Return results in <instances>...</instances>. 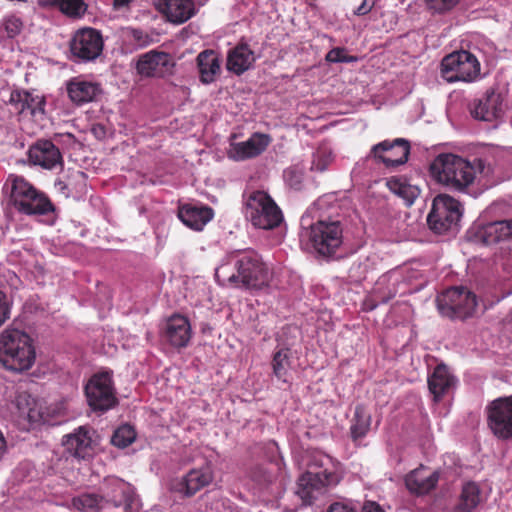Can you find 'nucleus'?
I'll use <instances>...</instances> for the list:
<instances>
[{
  "instance_id": "obj_47",
  "label": "nucleus",
  "mask_w": 512,
  "mask_h": 512,
  "mask_svg": "<svg viewBox=\"0 0 512 512\" xmlns=\"http://www.w3.org/2000/svg\"><path fill=\"white\" fill-rule=\"evenodd\" d=\"M374 6V0H363L360 6L355 10V14L363 16L368 14Z\"/></svg>"
},
{
  "instance_id": "obj_39",
  "label": "nucleus",
  "mask_w": 512,
  "mask_h": 512,
  "mask_svg": "<svg viewBox=\"0 0 512 512\" xmlns=\"http://www.w3.org/2000/svg\"><path fill=\"white\" fill-rule=\"evenodd\" d=\"M104 500L103 496L96 494H83L72 500V504L78 510H94L98 508Z\"/></svg>"
},
{
  "instance_id": "obj_52",
  "label": "nucleus",
  "mask_w": 512,
  "mask_h": 512,
  "mask_svg": "<svg viewBox=\"0 0 512 512\" xmlns=\"http://www.w3.org/2000/svg\"><path fill=\"white\" fill-rule=\"evenodd\" d=\"M161 57H162V69H163L164 67L167 66L168 60L170 58V55L167 54V53L162 52Z\"/></svg>"
},
{
  "instance_id": "obj_45",
  "label": "nucleus",
  "mask_w": 512,
  "mask_h": 512,
  "mask_svg": "<svg viewBox=\"0 0 512 512\" xmlns=\"http://www.w3.org/2000/svg\"><path fill=\"white\" fill-rule=\"evenodd\" d=\"M131 36L134 42L140 47H144L151 42L149 36L140 29H133L131 31Z\"/></svg>"
},
{
  "instance_id": "obj_20",
  "label": "nucleus",
  "mask_w": 512,
  "mask_h": 512,
  "mask_svg": "<svg viewBox=\"0 0 512 512\" xmlns=\"http://www.w3.org/2000/svg\"><path fill=\"white\" fill-rule=\"evenodd\" d=\"M196 64L202 84L214 83L221 74V58L215 50L201 51L196 57Z\"/></svg>"
},
{
  "instance_id": "obj_44",
  "label": "nucleus",
  "mask_w": 512,
  "mask_h": 512,
  "mask_svg": "<svg viewBox=\"0 0 512 512\" xmlns=\"http://www.w3.org/2000/svg\"><path fill=\"white\" fill-rule=\"evenodd\" d=\"M284 179L291 188L300 190L303 181V173L295 167H290L284 171Z\"/></svg>"
},
{
  "instance_id": "obj_9",
  "label": "nucleus",
  "mask_w": 512,
  "mask_h": 512,
  "mask_svg": "<svg viewBox=\"0 0 512 512\" xmlns=\"http://www.w3.org/2000/svg\"><path fill=\"white\" fill-rule=\"evenodd\" d=\"M480 74V63L469 51L453 52L442 59L441 76L449 83L472 82Z\"/></svg>"
},
{
  "instance_id": "obj_41",
  "label": "nucleus",
  "mask_w": 512,
  "mask_h": 512,
  "mask_svg": "<svg viewBox=\"0 0 512 512\" xmlns=\"http://www.w3.org/2000/svg\"><path fill=\"white\" fill-rule=\"evenodd\" d=\"M332 162V154L327 149H318L312 161V170L325 171Z\"/></svg>"
},
{
  "instance_id": "obj_4",
  "label": "nucleus",
  "mask_w": 512,
  "mask_h": 512,
  "mask_svg": "<svg viewBox=\"0 0 512 512\" xmlns=\"http://www.w3.org/2000/svg\"><path fill=\"white\" fill-rule=\"evenodd\" d=\"M36 353L31 337L17 329H5L0 334V364L9 371L30 369Z\"/></svg>"
},
{
  "instance_id": "obj_27",
  "label": "nucleus",
  "mask_w": 512,
  "mask_h": 512,
  "mask_svg": "<svg viewBox=\"0 0 512 512\" xmlns=\"http://www.w3.org/2000/svg\"><path fill=\"white\" fill-rule=\"evenodd\" d=\"M455 378L444 364L437 365L428 377V388L435 401H439L454 386Z\"/></svg>"
},
{
  "instance_id": "obj_19",
  "label": "nucleus",
  "mask_w": 512,
  "mask_h": 512,
  "mask_svg": "<svg viewBox=\"0 0 512 512\" xmlns=\"http://www.w3.org/2000/svg\"><path fill=\"white\" fill-rule=\"evenodd\" d=\"M9 104L19 115L34 117L45 113V98L27 90H13L10 94Z\"/></svg>"
},
{
  "instance_id": "obj_1",
  "label": "nucleus",
  "mask_w": 512,
  "mask_h": 512,
  "mask_svg": "<svg viewBox=\"0 0 512 512\" xmlns=\"http://www.w3.org/2000/svg\"><path fill=\"white\" fill-rule=\"evenodd\" d=\"M228 259L229 264H223L215 271V280L219 285L256 290L268 286L271 272L256 250H234Z\"/></svg>"
},
{
  "instance_id": "obj_22",
  "label": "nucleus",
  "mask_w": 512,
  "mask_h": 512,
  "mask_svg": "<svg viewBox=\"0 0 512 512\" xmlns=\"http://www.w3.org/2000/svg\"><path fill=\"white\" fill-rule=\"evenodd\" d=\"M165 336L175 348L186 347L191 339L189 320L182 315H173L167 320Z\"/></svg>"
},
{
  "instance_id": "obj_50",
  "label": "nucleus",
  "mask_w": 512,
  "mask_h": 512,
  "mask_svg": "<svg viewBox=\"0 0 512 512\" xmlns=\"http://www.w3.org/2000/svg\"><path fill=\"white\" fill-rule=\"evenodd\" d=\"M132 0H114L113 1V7L114 9L118 10L123 7H127Z\"/></svg>"
},
{
  "instance_id": "obj_51",
  "label": "nucleus",
  "mask_w": 512,
  "mask_h": 512,
  "mask_svg": "<svg viewBox=\"0 0 512 512\" xmlns=\"http://www.w3.org/2000/svg\"><path fill=\"white\" fill-rule=\"evenodd\" d=\"M377 307V303L374 302L373 300L371 299H367L365 302H364V309L366 311H372L374 310L375 308Z\"/></svg>"
},
{
  "instance_id": "obj_11",
  "label": "nucleus",
  "mask_w": 512,
  "mask_h": 512,
  "mask_svg": "<svg viewBox=\"0 0 512 512\" xmlns=\"http://www.w3.org/2000/svg\"><path fill=\"white\" fill-rule=\"evenodd\" d=\"M485 413L488 428L497 439H512V395L492 400Z\"/></svg>"
},
{
  "instance_id": "obj_13",
  "label": "nucleus",
  "mask_w": 512,
  "mask_h": 512,
  "mask_svg": "<svg viewBox=\"0 0 512 512\" xmlns=\"http://www.w3.org/2000/svg\"><path fill=\"white\" fill-rule=\"evenodd\" d=\"M104 47L102 34L94 28H83L75 32L70 41L71 59L74 62H90L98 58Z\"/></svg>"
},
{
  "instance_id": "obj_2",
  "label": "nucleus",
  "mask_w": 512,
  "mask_h": 512,
  "mask_svg": "<svg viewBox=\"0 0 512 512\" xmlns=\"http://www.w3.org/2000/svg\"><path fill=\"white\" fill-rule=\"evenodd\" d=\"M429 173L435 182L452 191L468 192L476 175L488 176L492 168L481 158L469 161L453 153H441L430 163Z\"/></svg>"
},
{
  "instance_id": "obj_40",
  "label": "nucleus",
  "mask_w": 512,
  "mask_h": 512,
  "mask_svg": "<svg viewBox=\"0 0 512 512\" xmlns=\"http://www.w3.org/2000/svg\"><path fill=\"white\" fill-rule=\"evenodd\" d=\"M1 28L4 29L8 38H14L22 31L23 23L19 17L9 15L3 19Z\"/></svg>"
},
{
  "instance_id": "obj_30",
  "label": "nucleus",
  "mask_w": 512,
  "mask_h": 512,
  "mask_svg": "<svg viewBox=\"0 0 512 512\" xmlns=\"http://www.w3.org/2000/svg\"><path fill=\"white\" fill-rule=\"evenodd\" d=\"M481 501L479 486L475 482H467L462 487L455 510L457 512H476Z\"/></svg>"
},
{
  "instance_id": "obj_54",
  "label": "nucleus",
  "mask_w": 512,
  "mask_h": 512,
  "mask_svg": "<svg viewBox=\"0 0 512 512\" xmlns=\"http://www.w3.org/2000/svg\"><path fill=\"white\" fill-rule=\"evenodd\" d=\"M263 481L264 482H270L271 481V476L270 475H264V478H263Z\"/></svg>"
},
{
  "instance_id": "obj_43",
  "label": "nucleus",
  "mask_w": 512,
  "mask_h": 512,
  "mask_svg": "<svg viewBox=\"0 0 512 512\" xmlns=\"http://www.w3.org/2000/svg\"><path fill=\"white\" fill-rule=\"evenodd\" d=\"M429 9L443 14L452 10L460 0H425Z\"/></svg>"
},
{
  "instance_id": "obj_34",
  "label": "nucleus",
  "mask_w": 512,
  "mask_h": 512,
  "mask_svg": "<svg viewBox=\"0 0 512 512\" xmlns=\"http://www.w3.org/2000/svg\"><path fill=\"white\" fill-rule=\"evenodd\" d=\"M291 351L287 347L277 350L272 358L271 366L273 374L278 380L287 382L288 371L291 367Z\"/></svg>"
},
{
  "instance_id": "obj_37",
  "label": "nucleus",
  "mask_w": 512,
  "mask_h": 512,
  "mask_svg": "<svg viewBox=\"0 0 512 512\" xmlns=\"http://www.w3.org/2000/svg\"><path fill=\"white\" fill-rule=\"evenodd\" d=\"M17 407L20 416L29 422H38L41 419L40 412L36 409V403L30 396L20 395L17 398Z\"/></svg>"
},
{
  "instance_id": "obj_21",
  "label": "nucleus",
  "mask_w": 512,
  "mask_h": 512,
  "mask_svg": "<svg viewBox=\"0 0 512 512\" xmlns=\"http://www.w3.org/2000/svg\"><path fill=\"white\" fill-rule=\"evenodd\" d=\"M103 497L106 502L112 503L115 507H123L126 512L131 505L133 493L130 486L123 480L108 478L105 480Z\"/></svg>"
},
{
  "instance_id": "obj_24",
  "label": "nucleus",
  "mask_w": 512,
  "mask_h": 512,
  "mask_svg": "<svg viewBox=\"0 0 512 512\" xmlns=\"http://www.w3.org/2000/svg\"><path fill=\"white\" fill-rule=\"evenodd\" d=\"M438 482V475L430 472L427 468L421 466L405 477L407 489L414 494L423 495L435 488Z\"/></svg>"
},
{
  "instance_id": "obj_16",
  "label": "nucleus",
  "mask_w": 512,
  "mask_h": 512,
  "mask_svg": "<svg viewBox=\"0 0 512 512\" xmlns=\"http://www.w3.org/2000/svg\"><path fill=\"white\" fill-rule=\"evenodd\" d=\"M95 431L87 426H80L73 433L64 436L65 450L77 459H88L93 455L94 442L92 434Z\"/></svg>"
},
{
  "instance_id": "obj_31",
  "label": "nucleus",
  "mask_w": 512,
  "mask_h": 512,
  "mask_svg": "<svg viewBox=\"0 0 512 512\" xmlns=\"http://www.w3.org/2000/svg\"><path fill=\"white\" fill-rule=\"evenodd\" d=\"M386 186L391 192L401 197L408 206L414 203L420 193L416 186L409 184L405 178L400 176L388 178Z\"/></svg>"
},
{
  "instance_id": "obj_12",
  "label": "nucleus",
  "mask_w": 512,
  "mask_h": 512,
  "mask_svg": "<svg viewBox=\"0 0 512 512\" xmlns=\"http://www.w3.org/2000/svg\"><path fill=\"white\" fill-rule=\"evenodd\" d=\"M89 406L95 411H107L117 404L112 375L109 372L94 374L85 386Z\"/></svg>"
},
{
  "instance_id": "obj_35",
  "label": "nucleus",
  "mask_w": 512,
  "mask_h": 512,
  "mask_svg": "<svg viewBox=\"0 0 512 512\" xmlns=\"http://www.w3.org/2000/svg\"><path fill=\"white\" fill-rule=\"evenodd\" d=\"M160 65V51L153 49L147 53L140 55L136 69L141 76L151 77L155 75Z\"/></svg>"
},
{
  "instance_id": "obj_15",
  "label": "nucleus",
  "mask_w": 512,
  "mask_h": 512,
  "mask_svg": "<svg viewBox=\"0 0 512 512\" xmlns=\"http://www.w3.org/2000/svg\"><path fill=\"white\" fill-rule=\"evenodd\" d=\"M471 116L479 121L493 122L504 114L502 95L494 89L487 90L469 104Z\"/></svg>"
},
{
  "instance_id": "obj_53",
  "label": "nucleus",
  "mask_w": 512,
  "mask_h": 512,
  "mask_svg": "<svg viewBox=\"0 0 512 512\" xmlns=\"http://www.w3.org/2000/svg\"><path fill=\"white\" fill-rule=\"evenodd\" d=\"M153 5H154L155 10L160 12V0H155Z\"/></svg>"
},
{
  "instance_id": "obj_28",
  "label": "nucleus",
  "mask_w": 512,
  "mask_h": 512,
  "mask_svg": "<svg viewBox=\"0 0 512 512\" xmlns=\"http://www.w3.org/2000/svg\"><path fill=\"white\" fill-rule=\"evenodd\" d=\"M101 92L98 84L74 78L67 84V93L71 101L77 105L91 102Z\"/></svg>"
},
{
  "instance_id": "obj_5",
  "label": "nucleus",
  "mask_w": 512,
  "mask_h": 512,
  "mask_svg": "<svg viewBox=\"0 0 512 512\" xmlns=\"http://www.w3.org/2000/svg\"><path fill=\"white\" fill-rule=\"evenodd\" d=\"M9 203L20 214L42 216L54 212L49 197L22 176L10 177Z\"/></svg>"
},
{
  "instance_id": "obj_26",
  "label": "nucleus",
  "mask_w": 512,
  "mask_h": 512,
  "mask_svg": "<svg viewBox=\"0 0 512 512\" xmlns=\"http://www.w3.org/2000/svg\"><path fill=\"white\" fill-rule=\"evenodd\" d=\"M194 14L193 0H162V15L171 23H184Z\"/></svg>"
},
{
  "instance_id": "obj_25",
  "label": "nucleus",
  "mask_w": 512,
  "mask_h": 512,
  "mask_svg": "<svg viewBox=\"0 0 512 512\" xmlns=\"http://www.w3.org/2000/svg\"><path fill=\"white\" fill-rule=\"evenodd\" d=\"M256 58L247 43H239L228 52L226 67L236 75L249 70Z\"/></svg>"
},
{
  "instance_id": "obj_18",
  "label": "nucleus",
  "mask_w": 512,
  "mask_h": 512,
  "mask_svg": "<svg viewBox=\"0 0 512 512\" xmlns=\"http://www.w3.org/2000/svg\"><path fill=\"white\" fill-rule=\"evenodd\" d=\"M271 138L262 133H254L248 140L231 143L228 157L234 161H244L255 158L266 150Z\"/></svg>"
},
{
  "instance_id": "obj_3",
  "label": "nucleus",
  "mask_w": 512,
  "mask_h": 512,
  "mask_svg": "<svg viewBox=\"0 0 512 512\" xmlns=\"http://www.w3.org/2000/svg\"><path fill=\"white\" fill-rule=\"evenodd\" d=\"M342 479L340 462L318 453L313 455L307 470L298 478L296 494L303 505L312 504L327 488L334 487Z\"/></svg>"
},
{
  "instance_id": "obj_17",
  "label": "nucleus",
  "mask_w": 512,
  "mask_h": 512,
  "mask_svg": "<svg viewBox=\"0 0 512 512\" xmlns=\"http://www.w3.org/2000/svg\"><path fill=\"white\" fill-rule=\"evenodd\" d=\"M29 160L44 169L63 167V157L59 148L51 141L40 139L28 150Z\"/></svg>"
},
{
  "instance_id": "obj_23",
  "label": "nucleus",
  "mask_w": 512,
  "mask_h": 512,
  "mask_svg": "<svg viewBox=\"0 0 512 512\" xmlns=\"http://www.w3.org/2000/svg\"><path fill=\"white\" fill-rule=\"evenodd\" d=\"M178 217L187 227L201 231L213 219L214 211L206 205L187 204L179 208Z\"/></svg>"
},
{
  "instance_id": "obj_38",
  "label": "nucleus",
  "mask_w": 512,
  "mask_h": 512,
  "mask_svg": "<svg viewBox=\"0 0 512 512\" xmlns=\"http://www.w3.org/2000/svg\"><path fill=\"white\" fill-rule=\"evenodd\" d=\"M136 439V432L130 425H122L117 428L112 437L111 443L118 448H126Z\"/></svg>"
},
{
  "instance_id": "obj_32",
  "label": "nucleus",
  "mask_w": 512,
  "mask_h": 512,
  "mask_svg": "<svg viewBox=\"0 0 512 512\" xmlns=\"http://www.w3.org/2000/svg\"><path fill=\"white\" fill-rule=\"evenodd\" d=\"M371 426V415L366 407L358 404L355 407L352 424L350 427L351 437L354 441L361 439L367 435Z\"/></svg>"
},
{
  "instance_id": "obj_6",
  "label": "nucleus",
  "mask_w": 512,
  "mask_h": 512,
  "mask_svg": "<svg viewBox=\"0 0 512 512\" xmlns=\"http://www.w3.org/2000/svg\"><path fill=\"white\" fill-rule=\"evenodd\" d=\"M245 216L259 229L272 230L283 221L281 209L265 191L256 190L246 200Z\"/></svg>"
},
{
  "instance_id": "obj_33",
  "label": "nucleus",
  "mask_w": 512,
  "mask_h": 512,
  "mask_svg": "<svg viewBox=\"0 0 512 512\" xmlns=\"http://www.w3.org/2000/svg\"><path fill=\"white\" fill-rule=\"evenodd\" d=\"M511 233L509 220L497 221L484 228L483 240L486 244H493L509 239Z\"/></svg>"
},
{
  "instance_id": "obj_55",
  "label": "nucleus",
  "mask_w": 512,
  "mask_h": 512,
  "mask_svg": "<svg viewBox=\"0 0 512 512\" xmlns=\"http://www.w3.org/2000/svg\"><path fill=\"white\" fill-rule=\"evenodd\" d=\"M510 226H511V235L509 236V239H512V221H510Z\"/></svg>"
},
{
  "instance_id": "obj_7",
  "label": "nucleus",
  "mask_w": 512,
  "mask_h": 512,
  "mask_svg": "<svg viewBox=\"0 0 512 512\" xmlns=\"http://www.w3.org/2000/svg\"><path fill=\"white\" fill-rule=\"evenodd\" d=\"M304 236L319 256L330 258L343 244V225L339 220H319L306 229Z\"/></svg>"
},
{
  "instance_id": "obj_8",
  "label": "nucleus",
  "mask_w": 512,
  "mask_h": 512,
  "mask_svg": "<svg viewBox=\"0 0 512 512\" xmlns=\"http://www.w3.org/2000/svg\"><path fill=\"white\" fill-rule=\"evenodd\" d=\"M436 305L442 316L464 320L474 315L477 297L464 287H451L437 296Z\"/></svg>"
},
{
  "instance_id": "obj_46",
  "label": "nucleus",
  "mask_w": 512,
  "mask_h": 512,
  "mask_svg": "<svg viewBox=\"0 0 512 512\" xmlns=\"http://www.w3.org/2000/svg\"><path fill=\"white\" fill-rule=\"evenodd\" d=\"M9 317V307L6 301V295L0 291V326L8 319Z\"/></svg>"
},
{
  "instance_id": "obj_48",
  "label": "nucleus",
  "mask_w": 512,
  "mask_h": 512,
  "mask_svg": "<svg viewBox=\"0 0 512 512\" xmlns=\"http://www.w3.org/2000/svg\"><path fill=\"white\" fill-rule=\"evenodd\" d=\"M327 512H356V510L346 504L335 502L329 506Z\"/></svg>"
},
{
  "instance_id": "obj_42",
  "label": "nucleus",
  "mask_w": 512,
  "mask_h": 512,
  "mask_svg": "<svg viewBox=\"0 0 512 512\" xmlns=\"http://www.w3.org/2000/svg\"><path fill=\"white\" fill-rule=\"evenodd\" d=\"M331 63H351L357 60L356 56L348 55L345 48L336 47L331 49L325 57Z\"/></svg>"
},
{
  "instance_id": "obj_29",
  "label": "nucleus",
  "mask_w": 512,
  "mask_h": 512,
  "mask_svg": "<svg viewBox=\"0 0 512 512\" xmlns=\"http://www.w3.org/2000/svg\"><path fill=\"white\" fill-rule=\"evenodd\" d=\"M212 480V467L207 465L200 469H193L188 472L182 481V486L185 494L187 496H192L205 486L209 485Z\"/></svg>"
},
{
  "instance_id": "obj_10",
  "label": "nucleus",
  "mask_w": 512,
  "mask_h": 512,
  "mask_svg": "<svg viewBox=\"0 0 512 512\" xmlns=\"http://www.w3.org/2000/svg\"><path fill=\"white\" fill-rule=\"evenodd\" d=\"M461 217V203L447 194H439L433 200L427 223L433 232L443 234L456 228Z\"/></svg>"
},
{
  "instance_id": "obj_49",
  "label": "nucleus",
  "mask_w": 512,
  "mask_h": 512,
  "mask_svg": "<svg viewBox=\"0 0 512 512\" xmlns=\"http://www.w3.org/2000/svg\"><path fill=\"white\" fill-rule=\"evenodd\" d=\"M363 512H385L376 502H366Z\"/></svg>"
},
{
  "instance_id": "obj_36",
  "label": "nucleus",
  "mask_w": 512,
  "mask_h": 512,
  "mask_svg": "<svg viewBox=\"0 0 512 512\" xmlns=\"http://www.w3.org/2000/svg\"><path fill=\"white\" fill-rule=\"evenodd\" d=\"M47 4L58 7L63 14L69 17H80L87 10L84 0H47Z\"/></svg>"
},
{
  "instance_id": "obj_14",
  "label": "nucleus",
  "mask_w": 512,
  "mask_h": 512,
  "mask_svg": "<svg viewBox=\"0 0 512 512\" xmlns=\"http://www.w3.org/2000/svg\"><path fill=\"white\" fill-rule=\"evenodd\" d=\"M410 154V144L407 140L397 138L384 140L374 145L369 156L377 163H383L385 167H396L407 162Z\"/></svg>"
}]
</instances>
